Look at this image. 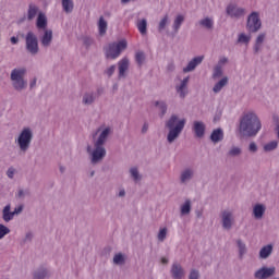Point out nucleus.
<instances>
[{
	"label": "nucleus",
	"instance_id": "nucleus-1",
	"mask_svg": "<svg viewBox=\"0 0 279 279\" xmlns=\"http://www.w3.org/2000/svg\"><path fill=\"white\" fill-rule=\"evenodd\" d=\"M263 124L254 112H247L240 119V133L244 136H256L260 132Z\"/></svg>",
	"mask_w": 279,
	"mask_h": 279
},
{
	"label": "nucleus",
	"instance_id": "nucleus-2",
	"mask_svg": "<svg viewBox=\"0 0 279 279\" xmlns=\"http://www.w3.org/2000/svg\"><path fill=\"white\" fill-rule=\"evenodd\" d=\"M108 134H110V128L105 129L99 135L98 141L95 144L96 148L92 155V162H99V160L106 156V148H104V143H106Z\"/></svg>",
	"mask_w": 279,
	"mask_h": 279
},
{
	"label": "nucleus",
	"instance_id": "nucleus-3",
	"mask_svg": "<svg viewBox=\"0 0 279 279\" xmlns=\"http://www.w3.org/2000/svg\"><path fill=\"white\" fill-rule=\"evenodd\" d=\"M186 123V120H180L178 122V116H172L170 120L167 122V128H169L170 132L168 134V142L173 143V141L177 140L178 136H180V132L184 130V125Z\"/></svg>",
	"mask_w": 279,
	"mask_h": 279
},
{
	"label": "nucleus",
	"instance_id": "nucleus-4",
	"mask_svg": "<svg viewBox=\"0 0 279 279\" xmlns=\"http://www.w3.org/2000/svg\"><path fill=\"white\" fill-rule=\"evenodd\" d=\"M124 49H128V41L123 39L119 43L109 44L105 48V53L107 58H110L111 60H117V58L121 56V51H123Z\"/></svg>",
	"mask_w": 279,
	"mask_h": 279
},
{
	"label": "nucleus",
	"instance_id": "nucleus-5",
	"mask_svg": "<svg viewBox=\"0 0 279 279\" xmlns=\"http://www.w3.org/2000/svg\"><path fill=\"white\" fill-rule=\"evenodd\" d=\"M25 76V69H14L11 72V81L13 82V87L15 90H23L25 88L26 83L23 80Z\"/></svg>",
	"mask_w": 279,
	"mask_h": 279
},
{
	"label": "nucleus",
	"instance_id": "nucleus-6",
	"mask_svg": "<svg viewBox=\"0 0 279 279\" xmlns=\"http://www.w3.org/2000/svg\"><path fill=\"white\" fill-rule=\"evenodd\" d=\"M29 143H32V130L24 129L17 138V145L21 151H27L29 149Z\"/></svg>",
	"mask_w": 279,
	"mask_h": 279
},
{
	"label": "nucleus",
	"instance_id": "nucleus-7",
	"mask_svg": "<svg viewBox=\"0 0 279 279\" xmlns=\"http://www.w3.org/2000/svg\"><path fill=\"white\" fill-rule=\"evenodd\" d=\"M26 49L33 56L38 53V38L32 32H28L26 35Z\"/></svg>",
	"mask_w": 279,
	"mask_h": 279
},
{
	"label": "nucleus",
	"instance_id": "nucleus-8",
	"mask_svg": "<svg viewBox=\"0 0 279 279\" xmlns=\"http://www.w3.org/2000/svg\"><path fill=\"white\" fill-rule=\"evenodd\" d=\"M260 25L262 23L258 14L256 12H253L247 19L246 27L248 32H258L260 29Z\"/></svg>",
	"mask_w": 279,
	"mask_h": 279
},
{
	"label": "nucleus",
	"instance_id": "nucleus-9",
	"mask_svg": "<svg viewBox=\"0 0 279 279\" xmlns=\"http://www.w3.org/2000/svg\"><path fill=\"white\" fill-rule=\"evenodd\" d=\"M274 274H276V268H266L263 267L259 270H257L255 272V278L257 279H267V278H271V276H274Z\"/></svg>",
	"mask_w": 279,
	"mask_h": 279
},
{
	"label": "nucleus",
	"instance_id": "nucleus-10",
	"mask_svg": "<svg viewBox=\"0 0 279 279\" xmlns=\"http://www.w3.org/2000/svg\"><path fill=\"white\" fill-rule=\"evenodd\" d=\"M227 14H229V16L239 19L240 16H243V14H245V9L239 8L234 4H230L227 8Z\"/></svg>",
	"mask_w": 279,
	"mask_h": 279
},
{
	"label": "nucleus",
	"instance_id": "nucleus-11",
	"mask_svg": "<svg viewBox=\"0 0 279 279\" xmlns=\"http://www.w3.org/2000/svg\"><path fill=\"white\" fill-rule=\"evenodd\" d=\"M232 213L225 210L222 213V226L226 230H230L232 228Z\"/></svg>",
	"mask_w": 279,
	"mask_h": 279
},
{
	"label": "nucleus",
	"instance_id": "nucleus-12",
	"mask_svg": "<svg viewBox=\"0 0 279 279\" xmlns=\"http://www.w3.org/2000/svg\"><path fill=\"white\" fill-rule=\"evenodd\" d=\"M204 57H195L192 61L189 62L187 66L183 69L184 73L194 71L197 64H202Z\"/></svg>",
	"mask_w": 279,
	"mask_h": 279
},
{
	"label": "nucleus",
	"instance_id": "nucleus-13",
	"mask_svg": "<svg viewBox=\"0 0 279 279\" xmlns=\"http://www.w3.org/2000/svg\"><path fill=\"white\" fill-rule=\"evenodd\" d=\"M171 274L174 279H182L184 277V269L180 264H173L171 268Z\"/></svg>",
	"mask_w": 279,
	"mask_h": 279
},
{
	"label": "nucleus",
	"instance_id": "nucleus-14",
	"mask_svg": "<svg viewBox=\"0 0 279 279\" xmlns=\"http://www.w3.org/2000/svg\"><path fill=\"white\" fill-rule=\"evenodd\" d=\"M129 66H130V60L128 58H123L119 62V75H120V77H123L125 75V72L128 71Z\"/></svg>",
	"mask_w": 279,
	"mask_h": 279
},
{
	"label": "nucleus",
	"instance_id": "nucleus-15",
	"mask_svg": "<svg viewBox=\"0 0 279 279\" xmlns=\"http://www.w3.org/2000/svg\"><path fill=\"white\" fill-rule=\"evenodd\" d=\"M189 85V77L183 78L181 85L177 87V93L184 99L186 97V86Z\"/></svg>",
	"mask_w": 279,
	"mask_h": 279
},
{
	"label": "nucleus",
	"instance_id": "nucleus-16",
	"mask_svg": "<svg viewBox=\"0 0 279 279\" xmlns=\"http://www.w3.org/2000/svg\"><path fill=\"white\" fill-rule=\"evenodd\" d=\"M210 140L213 143H219V142L223 141V130H221V129L214 130L210 135Z\"/></svg>",
	"mask_w": 279,
	"mask_h": 279
},
{
	"label": "nucleus",
	"instance_id": "nucleus-17",
	"mask_svg": "<svg viewBox=\"0 0 279 279\" xmlns=\"http://www.w3.org/2000/svg\"><path fill=\"white\" fill-rule=\"evenodd\" d=\"M51 40H53V32L46 31L44 36L41 37V45L44 47H49V45H51Z\"/></svg>",
	"mask_w": 279,
	"mask_h": 279
},
{
	"label": "nucleus",
	"instance_id": "nucleus-18",
	"mask_svg": "<svg viewBox=\"0 0 279 279\" xmlns=\"http://www.w3.org/2000/svg\"><path fill=\"white\" fill-rule=\"evenodd\" d=\"M194 132L198 138H202L204 132H206V126L202 122L196 121L194 122Z\"/></svg>",
	"mask_w": 279,
	"mask_h": 279
},
{
	"label": "nucleus",
	"instance_id": "nucleus-19",
	"mask_svg": "<svg viewBox=\"0 0 279 279\" xmlns=\"http://www.w3.org/2000/svg\"><path fill=\"white\" fill-rule=\"evenodd\" d=\"M10 205H7L2 211V219L7 222L14 219V211H10Z\"/></svg>",
	"mask_w": 279,
	"mask_h": 279
},
{
	"label": "nucleus",
	"instance_id": "nucleus-20",
	"mask_svg": "<svg viewBox=\"0 0 279 279\" xmlns=\"http://www.w3.org/2000/svg\"><path fill=\"white\" fill-rule=\"evenodd\" d=\"M37 27L38 29H46L47 28V16L45 13H39L37 17Z\"/></svg>",
	"mask_w": 279,
	"mask_h": 279
},
{
	"label": "nucleus",
	"instance_id": "nucleus-21",
	"mask_svg": "<svg viewBox=\"0 0 279 279\" xmlns=\"http://www.w3.org/2000/svg\"><path fill=\"white\" fill-rule=\"evenodd\" d=\"M37 15H38V8L35 4H29L28 11H27L28 21H34V19H36Z\"/></svg>",
	"mask_w": 279,
	"mask_h": 279
},
{
	"label": "nucleus",
	"instance_id": "nucleus-22",
	"mask_svg": "<svg viewBox=\"0 0 279 279\" xmlns=\"http://www.w3.org/2000/svg\"><path fill=\"white\" fill-rule=\"evenodd\" d=\"M98 29H99L100 36H104L106 34V32L108 31V22H106L104 16L99 17Z\"/></svg>",
	"mask_w": 279,
	"mask_h": 279
},
{
	"label": "nucleus",
	"instance_id": "nucleus-23",
	"mask_svg": "<svg viewBox=\"0 0 279 279\" xmlns=\"http://www.w3.org/2000/svg\"><path fill=\"white\" fill-rule=\"evenodd\" d=\"M253 214L255 219H262L263 215H265V206L256 205L253 209Z\"/></svg>",
	"mask_w": 279,
	"mask_h": 279
},
{
	"label": "nucleus",
	"instance_id": "nucleus-24",
	"mask_svg": "<svg viewBox=\"0 0 279 279\" xmlns=\"http://www.w3.org/2000/svg\"><path fill=\"white\" fill-rule=\"evenodd\" d=\"M272 251L274 246H271V244L264 246L259 252L260 258H268Z\"/></svg>",
	"mask_w": 279,
	"mask_h": 279
},
{
	"label": "nucleus",
	"instance_id": "nucleus-25",
	"mask_svg": "<svg viewBox=\"0 0 279 279\" xmlns=\"http://www.w3.org/2000/svg\"><path fill=\"white\" fill-rule=\"evenodd\" d=\"M137 29L142 36H145V34H147V20L137 22Z\"/></svg>",
	"mask_w": 279,
	"mask_h": 279
},
{
	"label": "nucleus",
	"instance_id": "nucleus-26",
	"mask_svg": "<svg viewBox=\"0 0 279 279\" xmlns=\"http://www.w3.org/2000/svg\"><path fill=\"white\" fill-rule=\"evenodd\" d=\"M62 8L64 12L71 13L73 12V1L72 0H62Z\"/></svg>",
	"mask_w": 279,
	"mask_h": 279
},
{
	"label": "nucleus",
	"instance_id": "nucleus-27",
	"mask_svg": "<svg viewBox=\"0 0 279 279\" xmlns=\"http://www.w3.org/2000/svg\"><path fill=\"white\" fill-rule=\"evenodd\" d=\"M228 84V77H223L214 86V93H219Z\"/></svg>",
	"mask_w": 279,
	"mask_h": 279
},
{
	"label": "nucleus",
	"instance_id": "nucleus-28",
	"mask_svg": "<svg viewBox=\"0 0 279 279\" xmlns=\"http://www.w3.org/2000/svg\"><path fill=\"white\" fill-rule=\"evenodd\" d=\"M182 23H184V16L183 15H178L175 17L174 24H173L174 32H178V29H180Z\"/></svg>",
	"mask_w": 279,
	"mask_h": 279
},
{
	"label": "nucleus",
	"instance_id": "nucleus-29",
	"mask_svg": "<svg viewBox=\"0 0 279 279\" xmlns=\"http://www.w3.org/2000/svg\"><path fill=\"white\" fill-rule=\"evenodd\" d=\"M191 213V201H186L181 207L182 215H189Z\"/></svg>",
	"mask_w": 279,
	"mask_h": 279
},
{
	"label": "nucleus",
	"instance_id": "nucleus-30",
	"mask_svg": "<svg viewBox=\"0 0 279 279\" xmlns=\"http://www.w3.org/2000/svg\"><path fill=\"white\" fill-rule=\"evenodd\" d=\"M135 60H136L138 66H143V63L145 62V53H143L141 51L136 52Z\"/></svg>",
	"mask_w": 279,
	"mask_h": 279
},
{
	"label": "nucleus",
	"instance_id": "nucleus-31",
	"mask_svg": "<svg viewBox=\"0 0 279 279\" xmlns=\"http://www.w3.org/2000/svg\"><path fill=\"white\" fill-rule=\"evenodd\" d=\"M276 147H278V142L272 141L264 146V150L265 151H274V149H276Z\"/></svg>",
	"mask_w": 279,
	"mask_h": 279
},
{
	"label": "nucleus",
	"instance_id": "nucleus-32",
	"mask_svg": "<svg viewBox=\"0 0 279 279\" xmlns=\"http://www.w3.org/2000/svg\"><path fill=\"white\" fill-rule=\"evenodd\" d=\"M169 23V15H165L163 19L159 22L158 29L159 32H162L167 27V24Z\"/></svg>",
	"mask_w": 279,
	"mask_h": 279
},
{
	"label": "nucleus",
	"instance_id": "nucleus-33",
	"mask_svg": "<svg viewBox=\"0 0 279 279\" xmlns=\"http://www.w3.org/2000/svg\"><path fill=\"white\" fill-rule=\"evenodd\" d=\"M191 178H193V171H191V170H185V171L181 174V182H186V180H191Z\"/></svg>",
	"mask_w": 279,
	"mask_h": 279
},
{
	"label": "nucleus",
	"instance_id": "nucleus-34",
	"mask_svg": "<svg viewBox=\"0 0 279 279\" xmlns=\"http://www.w3.org/2000/svg\"><path fill=\"white\" fill-rule=\"evenodd\" d=\"M124 262H125V258H123V254L119 253L114 255L113 257L114 265H123Z\"/></svg>",
	"mask_w": 279,
	"mask_h": 279
},
{
	"label": "nucleus",
	"instance_id": "nucleus-35",
	"mask_svg": "<svg viewBox=\"0 0 279 279\" xmlns=\"http://www.w3.org/2000/svg\"><path fill=\"white\" fill-rule=\"evenodd\" d=\"M265 40V35L260 34L258 35L256 39V45H255V51L258 52V49H260V45H263V41Z\"/></svg>",
	"mask_w": 279,
	"mask_h": 279
},
{
	"label": "nucleus",
	"instance_id": "nucleus-36",
	"mask_svg": "<svg viewBox=\"0 0 279 279\" xmlns=\"http://www.w3.org/2000/svg\"><path fill=\"white\" fill-rule=\"evenodd\" d=\"M199 25H202L203 27H207V29H210V27H213V20L210 19H204L199 22Z\"/></svg>",
	"mask_w": 279,
	"mask_h": 279
},
{
	"label": "nucleus",
	"instance_id": "nucleus-37",
	"mask_svg": "<svg viewBox=\"0 0 279 279\" xmlns=\"http://www.w3.org/2000/svg\"><path fill=\"white\" fill-rule=\"evenodd\" d=\"M35 279H45L47 278V270H38L34 274Z\"/></svg>",
	"mask_w": 279,
	"mask_h": 279
},
{
	"label": "nucleus",
	"instance_id": "nucleus-38",
	"mask_svg": "<svg viewBox=\"0 0 279 279\" xmlns=\"http://www.w3.org/2000/svg\"><path fill=\"white\" fill-rule=\"evenodd\" d=\"M5 234H10V229L4 225H0V239H3Z\"/></svg>",
	"mask_w": 279,
	"mask_h": 279
},
{
	"label": "nucleus",
	"instance_id": "nucleus-39",
	"mask_svg": "<svg viewBox=\"0 0 279 279\" xmlns=\"http://www.w3.org/2000/svg\"><path fill=\"white\" fill-rule=\"evenodd\" d=\"M93 101H95V97L93 96V94H90V95L86 94L83 97V102L84 104H93Z\"/></svg>",
	"mask_w": 279,
	"mask_h": 279
},
{
	"label": "nucleus",
	"instance_id": "nucleus-40",
	"mask_svg": "<svg viewBox=\"0 0 279 279\" xmlns=\"http://www.w3.org/2000/svg\"><path fill=\"white\" fill-rule=\"evenodd\" d=\"M238 247H239L240 256H243V254H245L246 252V248H245V244L241 242V240H238Z\"/></svg>",
	"mask_w": 279,
	"mask_h": 279
},
{
	"label": "nucleus",
	"instance_id": "nucleus-41",
	"mask_svg": "<svg viewBox=\"0 0 279 279\" xmlns=\"http://www.w3.org/2000/svg\"><path fill=\"white\" fill-rule=\"evenodd\" d=\"M156 106H159V109L161 110V117H165L167 113V105L165 102H156Z\"/></svg>",
	"mask_w": 279,
	"mask_h": 279
},
{
	"label": "nucleus",
	"instance_id": "nucleus-42",
	"mask_svg": "<svg viewBox=\"0 0 279 279\" xmlns=\"http://www.w3.org/2000/svg\"><path fill=\"white\" fill-rule=\"evenodd\" d=\"M165 239H167V228L161 229L158 233L159 241H165Z\"/></svg>",
	"mask_w": 279,
	"mask_h": 279
},
{
	"label": "nucleus",
	"instance_id": "nucleus-43",
	"mask_svg": "<svg viewBox=\"0 0 279 279\" xmlns=\"http://www.w3.org/2000/svg\"><path fill=\"white\" fill-rule=\"evenodd\" d=\"M238 41L247 44V43H250V36L245 35V34H240Z\"/></svg>",
	"mask_w": 279,
	"mask_h": 279
},
{
	"label": "nucleus",
	"instance_id": "nucleus-44",
	"mask_svg": "<svg viewBox=\"0 0 279 279\" xmlns=\"http://www.w3.org/2000/svg\"><path fill=\"white\" fill-rule=\"evenodd\" d=\"M130 171H131V175H132V178L135 180V182L138 181V180H140L138 169H136V168H131Z\"/></svg>",
	"mask_w": 279,
	"mask_h": 279
},
{
	"label": "nucleus",
	"instance_id": "nucleus-45",
	"mask_svg": "<svg viewBox=\"0 0 279 279\" xmlns=\"http://www.w3.org/2000/svg\"><path fill=\"white\" fill-rule=\"evenodd\" d=\"M230 156H239V154H241V148L239 147H233L230 151H229Z\"/></svg>",
	"mask_w": 279,
	"mask_h": 279
},
{
	"label": "nucleus",
	"instance_id": "nucleus-46",
	"mask_svg": "<svg viewBox=\"0 0 279 279\" xmlns=\"http://www.w3.org/2000/svg\"><path fill=\"white\" fill-rule=\"evenodd\" d=\"M222 71L221 66H216L214 70V77H221Z\"/></svg>",
	"mask_w": 279,
	"mask_h": 279
},
{
	"label": "nucleus",
	"instance_id": "nucleus-47",
	"mask_svg": "<svg viewBox=\"0 0 279 279\" xmlns=\"http://www.w3.org/2000/svg\"><path fill=\"white\" fill-rule=\"evenodd\" d=\"M274 121L276 123L277 137L279 138V118L277 116H274Z\"/></svg>",
	"mask_w": 279,
	"mask_h": 279
},
{
	"label": "nucleus",
	"instance_id": "nucleus-48",
	"mask_svg": "<svg viewBox=\"0 0 279 279\" xmlns=\"http://www.w3.org/2000/svg\"><path fill=\"white\" fill-rule=\"evenodd\" d=\"M190 279H199V272L197 270H192L190 274Z\"/></svg>",
	"mask_w": 279,
	"mask_h": 279
},
{
	"label": "nucleus",
	"instance_id": "nucleus-49",
	"mask_svg": "<svg viewBox=\"0 0 279 279\" xmlns=\"http://www.w3.org/2000/svg\"><path fill=\"white\" fill-rule=\"evenodd\" d=\"M117 66L111 65L108 70H107V75L110 77L112 76V74L114 73Z\"/></svg>",
	"mask_w": 279,
	"mask_h": 279
},
{
	"label": "nucleus",
	"instance_id": "nucleus-50",
	"mask_svg": "<svg viewBox=\"0 0 279 279\" xmlns=\"http://www.w3.org/2000/svg\"><path fill=\"white\" fill-rule=\"evenodd\" d=\"M16 170H14V168H9L7 175L8 178H14V173Z\"/></svg>",
	"mask_w": 279,
	"mask_h": 279
},
{
	"label": "nucleus",
	"instance_id": "nucleus-51",
	"mask_svg": "<svg viewBox=\"0 0 279 279\" xmlns=\"http://www.w3.org/2000/svg\"><path fill=\"white\" fill-rule=\"evenodd\" d=\"M250 151H257L258 147L256 146V143L252 142L248 147Z\"/></svg>",
	"mask_w": 279,
	"mask_h": 279
},
{
	"label": "nucleus",
	"instance_id": "nucleus-52",
	"mask_svg": "<svg viewBox=\"0 0 279 279\" xmlns=\"http://www.w3.org/2000/svg\"><path fill=\"white\" fill-rule=\"evenodd\" d=\"M13 213H14V215H19V214L23 213V206L16 207Z\"/></svg>",
	"mask_w": 279,
	"mask_h": 279
},
{
	"label": "nucleus",
	"instance_id": "nucleus-53",
	"mask_svg": "<svg viewBox=\"0 0 279 279\" xmlns=\"http://www.w3.org/2000/svg\"><path fill=\"white\" fill-rule=\"evenodd\" d=\"M11 43H12V45H16V43H19V38L11 37Z\"/></svg>",
	"mask_w": 279,
	"mask_h": 279
},
{
	"label": "nucleus",
	"instance_id": "nucleus-54",
	"mask_svg": "<svg viewBox=\"0 0 279 279\" xmlns=\"http://www.w3.org/2000/svg\"><path fill=\"white\" fill-rule=\"evenodd\" d=\"M148 129H149V125L144 124V125H143V129H142V132L145 133V132H147Z\"/></svg>",
	"mask_w": 279,
	"mask_h": 279
},
{
	"label": "nucleus",
	"instance_id": "nucleus-55",
	"mask_svg": "<svg viewBox=\"0 0 279 279\" xmlns=\"http://www.w3.org/2000/svg\"><path fill=\"white\" fill-rule=\"evenodd\" d=\"M161 263H162V265H167L169 263V259H167L166 257H162Z\"/></svg>",
	"mask_w": 279,
	"mask_h": 279
},
{
	"label": "nucleus",
	"instance_id": "nucleus-56",
	"mask_svg": "<svg viewBox=\"0 0 279 279\" xmlns=\"http://www.w3.org/2000/svg\"><path fill=\"white\" fill-rule=\"evenodd\" d=\"M226 62H228V59H227V58H222V59H220V61H219L220 64H226Z\"/></svg>",
	"mask_w": 279,
	"mask_h": 279
},
{
	"label": "nucleus",
	"instance_id": "nucleus-57",
	"mask_svg": "<svg viewBox=\"0 0 279 279\" xmlns=\"http://www.w3.org/2000/svg\"><path fill=\"white\" fill-rule=\"evenodd\" d=\"M119 196L124 197L125 196V190H121L120 193H119Z\"/></svg>",
	"mask_w": 279,
	"mask_h": 279
},
{
	"label": "nucleus",
	"instance_id": "nucleus-58",
	"mask_svg": "<svg viewBox=\"0 0 279 279\" xmlns=\"http://www.w3.org/2000/svg\"><path fill=\"white\" fill-rule=\"evenodd\" d=\"M34 86H36V78H34V80L31 82V88H34Z\"/></svg>",
	"mask_w": 279,
	"mask_h": 279
},
{
	"label": "nucleus",
	"instance_id": "nucleus-59",
	"mask_svg": "<svg viewBox=\"0 0 279 279\" xmlns=\"http://www.w3.org/2000/svg\"><path fill=\"white\" fill-rule=\"evenodd\" d=\"M132 0H121L122 3H130Z\"/></svg>",
	"mask_w": 279,
	"mask_h": 279
},
{
	"label": "nucleus",
	"instance_id": "nucleus-60",
	"mask_svg": "<svg viewBox=\"0 0 279 279\" xmlns=\"http://www.w3.org/2000/svg\"><path fill=\"white\" fill-rule=\"evenodd\" d=\"M19 196L22 197L23 196V191L19 192Z\"/></svg>",
	"mask_w": 279,
	"mask_h": 279
},
{
	"label": "nucleus",
	"instance_id": "nucleus-61",
	"mask_svg": "<svg viewBox=\"0 0 279 279\" xmlns=\"http://www.w3.org/2000/svg\"><path fill=\"white\" fill-rule=\"evenodd\" d=\"M60 170H61V173H63V172H64V168H62V167H61V168H60Z\"/></svg>",
	"mask_w": 279,
	"mask_h": 279
},
{
	"label": "nucleus",
	"instance_id": "nucleus-62",
	"mask_svg": "<svg viewBox=\"0 0 279 279\" xmlns=\"http://www.w3.org/2000/svg\"><path fill=\"white\" fill-rule=\"evenodd\" d=\"M87 151L90 153V146L87 147Z\"/></svg>",
	"mask_w": 279,
	"mask_h": 279
},
{
	"label": "nucleus",
	"instance_id": "nucleus-63",
	"mask_svg": "<svg viewBox=\"0 0 279 279\" xmlns=\"http://www.w3.org/2000/svg\"><path fill=\"white\" fill-rule=\"evenodd\" d=\"M92 175H95V172H92Z\"/></svg>",
	"mask_w": 279,
	"mask_h": 279
}]
</instances>
